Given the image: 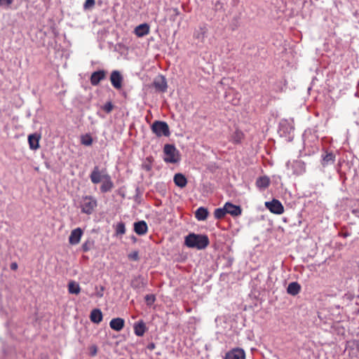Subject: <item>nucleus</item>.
Here are the masks:
<instances>
[{
    "instance_id": "1",
    "label": "nucleus",
    "mask_w": 359,
    "mask_h": 359,
    "mask_svg": "<svg viewBox=\"0 0 359 359\" xmlns=\"http://www.w3.org/2000/svg\"><path fill=\"white\" fill-rule=\"evenodd\" d=\"M210 243L208 236L190 233L184 238V245L190 248L205 249Z\"/></svg>"
},
{
    "instance_id": "2",
    "label": "nucleus",
    "mask_w": 359,
    "mask_h": 359,
    "mask_svg": "<svg viewBox=\"0 0 359 359\" xmlns=\"http://www.w3.org/2000/svg\"><path fill=\"white\" fill-rule=\"evenodd\" d=\"M97 205V201L92 196H83L79 202L81 212L87 215H91Z\"/></svg>"
},
{
    "instance_id": "3",
    "label": "nucleus",
    "mask_w": 359,
    "mask_h": 359,
    "mask_svg": "<svg viewBox=\"0 0 359 359\" xmlns=\"http://www.w3.org/2000/svg\"><path fill=\"white\" fill-rule=\"evenodd\" d=\"M163 152L165 162L176 163L180 161L179 151L173 144H166L164 146Z\"/></svg>"
},
{
    "instance_id": "4",
    "label": "nucleus",
    "mask_w": 359,
    "mask_h": 359,
    "mask_svg": "<svg viewBox=\"0 0 359 359\" xmlns=\"http://www.w3.org/2000/svg\"><path fill=\"white\" fill-rule=\"evenodd\" d=\"M151 130L158 137H168L170 135L169 126L165 121H155L151 125Z\"/></svg>"
},
{
    "instance_id": "5",
    "label": "nucleus",
    "mask_w": 359,
    "mask_h": 359,
    "mask_svg": "<svg viewBox=\"0 0 359 359\" xmlns=\"http://www.w3.org/2000/svg\"><path fill=\"white\" fill-rule=\"evenodd\" d=\"M109 175L105 169L100 170L99 166L95 165L90 175V179L93 184H97L103 181L105 177Z\"/></svg>"
},
{
    "instance_id": "6",
    "label": "nucleus",
    "mask_w": 359,
    "mask_h": 359,
    "mask_svg": "<svg viewBox=\"0 0 359 359\" xmlns=\"http://www.w3.org/2000/svg\"><path fill=\"white\" fill-rule=\"evenodd\" d=\"M266 207L273 213L280 215L284 212V208L282 203L276 199L265 203Z\"/></svg>"
},
{
    "instance_id": "7",
    "label": "nucleus",
    "mask_w": 359,
    "mask_h": 359,
    "mask_svg": "<svg viewBox=\"0 0 359 359\" xmlns=\"http://www.w3.org/2000/svg\"><path fill=\"white\" fill-rule=\"evenodd\" d=\"M123 80V76L119 71L114 70L111 72L110 75V81L114 88L117 90L121 89L122 88Z\"/></svg>"
},
{
    "instance_id": "8",
    "label": "nucleus",
    "mask_w": 359,
    "mask_h": 359,
    "mask_svg": "<svg viewBox=\"0 0 359 359\" xmlns=\"http://www.w3.org/2000/svg\"><path fill=\"white\" fill-rule=\"evenodd\" d=\"M153 86L156 88L157 91L164 93L167 90L168 85L165 78L159 75L156 78H155Z\"/></svg>"
},
{
    "instance_id": "9",
    "label": "nucleus",
    "mask_w": 359,
    "mask_h": 359,
    "mask_svg": "<svg viewBox=\"0 0 359 359\" xmlns=\"http://www.w3.org/2000/svg\"><path fill=\"white\" fill-rule=\"evenodd\" d=\"M106 75L107 72L103 69L94 72L90 78V83L93 86H97L101 81L106 78Z\"/></svg>"
},
{
    "instance_id": "10",
    "label": "nucleus",
    "mask_w": 359,
    "mask_h": 359,
    "mask_svg": "<svg viewBox=\"0 0 359 359\" xmlns=\"http://www.w3.org/2000/svg\"><path fill=\"white\" fill-rule=\"evenodd\" d=\"M224 359H245V353L242 348H233L226 353Z\"/></svg>"
},
{
    "instance_id": "11",
    "label": "nucleus",
    "mask_w": 359,
    "mask_h": 359,
    "mask_svg": "<svg viewBox=\"0 0 359 359\" xmlns=\"http://www.w3.org/2000/svg\"><path fill=\"white\" fill-rule=\"evenodd\" d=\"M83 235V231L81 228L78 227L72 231L69 237V242L71 245H77L79 243L81 236Z\"/></svg>"
},
{
    "instance_id": "12",
    "label": "nucleus",
    "mask_w": 359,
    "mask_h": 359,
    "mask_svg": "<svg viewBox=\"0 0 359 359\" xmlns=\"http://www.w3.org/2000/svg\"><path fill=\"white\" fill-rule=\"evenodd\" d=\"M225 208L226 214H229L233 217H237L241 215L242 210L239 205H236L230 202L225 203Z\"/></svg>"
},
{
    "instance_id": "13",
    "label": "nucleus",
    "mask_w": 359,
    "mask_h": 359,
    "mask_svg": "<svg viewBox=\"0 0 359 359\" xmlns=\"http://www.w3.org/2000/svg\"><path fill=\"white\" fill-rule=\"evenodd\" d=\"M134 231L139 236H143L148 231V226L145 221L141 220L134 223Z\"/></svg>"
},
{
    "instance_id": "14",
    "label": "nucleus",
    "mask_w": 359,
    "mask_h": 359,
    "mask_svg": "<svg viewBox=\"0 0 359 359\" xmlns=\"http://www.w3.org/2000/svg\"><path fill=\"white\" fill-rule=\"evenodd\" d=\"M40 135L37 133L30 134L28 136V142L29 148L32 150H36L39 147Z\"/></svg>"
},
{
    "instance_id": "15",
    "label": "nucleus",
    "mask_w": 359,
    "mask_h": 359,
    "mask_svg": "<svg viewBox=\"0 0 359 359\" xmlns=\"http://www.w3.org/2000/svg\"><path fill=\"white\" fill-rule=\"evenodd\" d=\"M125 325V320L121 318H116L111 320L109 323L110 327L116 331H121Z\"/></svg>"
},
{
    "instance_id": "16",
    "label": "nucleus",
    "mask_w": 359,
    "mask_h": 359,
    "mask_svg": "<svg viewBox=\"0 0 359 359\" xmlns=\"http://www.w3.org/2000/svg\"><path fill=\"white\" fill-rule=\"evenodd\" d=\"M147 285V281L142 276L135 277L131 281V286L134 289H142Z\"/></svg>"
},
{
    "instance_id": "17",
    "label": "nucleus",
    "mask_w": 359,
    "mask_h": 359,
    "mask_svg": "<svg viewBox=\"0 0 359 359\" xmlns=\"http://www.w3.org/2000/svg\"><path fill=\"white\" fill-rule=\"evenodd\" d=\"M102 182V184L100 186V191L102 193L109 192L113 189L114 183L111 181L110 175L105 177V179Z\"/></svg>"
},
{
    "instance_id": "18",
    "label": "nucleus",
    "mask_w": 359,
    "mask_h": 359,
    "mask_svg": "<svg viewBox=\"0 0 359 359\" xmlns=\"http://www.w3.org/2000/svg\"><path fill=\"white\" fill-rule=\"evenodd\" d=\"M293 168L292 173L296 175H299L305 172V165L302 161H294L292 164Z\"/></svg>"
},
{
    "instance_id": "19",
    "label": "nucleus",
    "mask_w": 359,
    "mask_h": 359,
    "mask_svg": "<svg viewBox=\"0 0 359 359\" xmlns=\"http://www.w3.org/2000/svg\"><path fill=\"white\" fill-rule=\"evenodd\" d=\"M149 32V26L147 23L141 24L138 26H137L135 29V34L138 37H142L147 34H148Z\"/></svg>"
},
{
    "instance_id": "20",
    "label": "nucleus",
    "mask_w": 359,
    "mask_h": 359,
    "mask_svg": "<svg viewBox=\"0 0 359 359\" xmlns=\"http://www.w3.org/2000/svg\"><path fill=\"white\" fill-rule=\"evenodd\" d=\"M147 328L142 320H140L134 324V332L138 337H142Z\"/></svg>"
},
{
    "instance_id": "21",
    "label": "nucleus",
    "mask_w": 359,
    "mask_h": 359,
    "mask_svg": "<svg viewBox=\"0 0 359 359\" xmlns=\"http://www.w3.org/2000/svg\"><path fill=\"white\" fill-rule=\"evenodd\" d=\"M173 181L176 186L184 188L187 184V180L186 177L182 173H177L175 175Z\"/></svg>"
},
{
    "instance_id": "22",
    "label": "nucleus",
    "mask_w": 359,
    "mask_h": 359,
    "mask_svg": "<svg viewBox=\"0 0 359 359\" xmlns=\"http://www.w3.org/2000/svg\"><path fill=\"white\" fill-rule=\"evenodd\" d=\"M102 318L103 316L100 309H95L92 310L90 315V319L93 323L98 324L102 320Z\"/></svg>"
},
{
    "instance_id": "23",
    "label": "nucleus",
    "mask_w": 359,
    "mask_h": 359,
    "mask_svg": "<svg viewBox=\"0 0 359 359\" xmlns=\"http://www.w3.org/2000/svg\"><path fill=\"white\" fill-rule=\"evenodd\" d=\"M208 216V210L204 207L198 208L195 212V217L198 221H204Z\"/></svg>"
},
{
    "instance_id": "24",
    "label": "nucleus",
    "mask_w": 359,
    "mask_h": 359,
    "mask_svg": "<svg viewBox=\"0 0 359 359\" xmlns=\"http://www.w3.org/2000/svg\"><path fill=\"white\" fill-rule=\"evenodd\" d=\"M300 290L301 286L297 282H292L287 286V292L294 296L300 292Z\"/></svg>"
},
{
    "instance_id": "25",
    "label": "nucleus",
    "mask_w": 359,
    "mask_h": 359,
    "mask_svg": "<svg viewBox=\"0 0 359 359\" xmlns=\"http://www.w3.org/2000/svg\"><path fill=\"white\" fill-rule=\"evenodd\" d=\"M270 183L269 178L266 176L259 177L256 180V185L259 189H265Z\"/></svg>"
},
{
    "instance_id": "26",
    "label": "nucleus",
    "mask_w": 359,
    "mask_h": 359,
    "mask_svg": "<svg viewBox=\"0 0 359 359\" xmlns=\"http://www.w3.org/2000/svg\"><path fill=\"white\" fill-rule=\"evenodd\" d=\"M335 161V156L332 152L326 153L323 156L322 165L325 167L333 164Z\"/></svg>"
},
{
    "instance_id": "27",
    "label": "nucleus",
    "mask_w": 359,
    "mask_h": 359,
    "mask_svg": "<svg viewBox=\"0 0 359 359\" xmlns=\"http://www.w3.org/2000/svg\"><path fill=\"white\" fill-rule=\"evenodd\" d=\"M68 291L70 294H78L81 291V287L77 283L72 280L68 284Z\"/></svg>"
},
{
    "instance_id": "28",
    "label": "nucleus",
    "mask_w": 359,
    "mask_h": 359,
    "mask_svg": "<svg viewBox=\"0 0 359 359\" xmlns=\"http://www.w3.org/2000/svg\"><path fill=\"white\" fill-rule=\"evenodd\" d=\"M243 136L244 135L242 131L236 130V131L231 135V141L236 144L241 143Z\"/></svg>"
},
{
    "instance_id": "29",
    "label": "nucleus",
    "mask_w": 359,
    "mask_h": 359,
    "mask_svg": "<svg viewBox=\"0 0 359 359\" xmlns=\"http://www.w3.org/2000/svg\"><path fill=\"white\" fill-rule=\"evenodd\" d=\"M95 242L93 239H87L82 245L81 249L83 252H87L90 250L94 246Z\"/></svg>"
},
{
    "instance_id": "30",
    "label": "nucleus",
    "mask_w": 359,
    "mask_h": 359,
    "mask_svg": "<svg viewBox=\"0 0 359 359\" xmlns=\"http://www.w3.org/2000/svg\"><path fill=\"white\" fill-rule=\"evenodd\" d=\"M226 215L225 205L223 208H217L215 210L214 216L216 219H222Z\"/></svg>"
},
{
    "instance_id": "31",
    "label": "nucleus",
    "mask_w": 359,
    "mask_h": 359,
    "mask_svg": "<svg viewBox=\"0 0 359 359\" xmlns=\"http://www.w3.org/2000/svg\"><path fill=\"white\" fill-rule=\"evenodd\" d=\"M81 144L85 146H90L93 143V138L90 135H85L81 137Z\"/></svg>"
},
{
    "instance_id": "32",
    "label": "nucleus",
    "mask_w": 359,
    "mask_h": 359,
    "mask_svg": "<svg viewBox=\"0 0 359 359\" xmlns=\"http://www.w3.org/2000/svg\"><path fill=\"white\" fill-rule=\"evenodd\" d=\"M126 233V226L123 222H118L116 226V235H123Z\"/></svg>"
},
{
    "instance_id": "33",
    "label": "nucleus",
    "mask_w": 359,
    "mask_h": 359,
    "mask_svg": "<svg viewBox=\"0 0 359 359\" xmlns=\"http://www.w3.org/2000/svg\"><path fill=\"white\" fill-rule=\"evenodd\" d=\"M102 109L107 114L110 113L113 109L114 105L111 103V102H106L102 107Z\"/></svg>"
},
{
    "instance_id": "34",
    "label": "nucleus",
    "mask_w": 359,
    "mask_h": 359,
    "mask_svg": "<svg viewBox=\"0 0 359 359\" xmlns=\"http://www.w3.org/2000/svg\"><path fill=\"white\" fill-rule=\"evenodd\" d=\"M144 299L148 306H151L156 301V297L154 294H147L144 297Z\"/></svg>"
},
{
    "instance_id": "35",
    "label": "nucleus",
    "mask_w": 359,
    "mask_h": 359,
    "mask_svg": "<svg viewBox=\"0 0 359 359\" xmlns=\"http://www.w3.org/2000/svg\"><path fill=\"white\" fill-rule=\"evenodd\" d=\"M206 32H207V28L205 27H201L200 28V32H197L195 34V36L198 39L203 38L205 36V34Z\"/></svg>"
},
{
    "instance_id": "36",
    "label": "nucleus",
    "mask_w": 359,
    "mask_h": 359,
    "mask_svg": "<svg viewBox=\"0 0 359 359\" xmlns=\"http://www.w3.org/2000/svg\"><path fill=\"white\" fill-rule=\"evenodd\" d=\"M128 258L133 261H138L140 259L138 251H133L128 255Z\"/></svg>"
},
{
    "instance_id": "37",
    "label": "nucleus",
    "mask_w": 359,
    "mask_h": 359,
    "mask_svg": "<svg viewBox=\"0 0 359 359\" xmlns=\"http://www.w3.org/2000/svg\"><path fill=\"white\" fill-rule=\"evenodd\" d=\"M95 4V0H86L83 8L84 9H88L94 6Z\"/></svg>"
},
{
    "instance_id": "38",
    "label": "nucleus",
    "mask_w": 359,
    "mask_h": 359,
    "mask_svg": "<svg viewBox=\"0 0 359 359\" xmlns=\"http://www.w3.org/2000/svg\"><path fill=\"white\" fill-rule=\"evenodd\" d=\"M2 1V5H5V6H9L11 5L13 2V0H1Z\"/></svg>"
},
{
    "instance_id": "39",
    "label": "nucleus",
    "mask_w": 359,
    "mask_h": 359,
    "mask_svg": "<svg viewBox=\"0 0 359 359\" xmlns=\"http://www.w3.org/2000/svg\"><path fill=\"white\" fill-rule=\"evenodd\" d=\"M104 287H101L100 291H99V292H97L96 293L97 297H103V291H104Z\"/></svg>"
},
{
    "instance_id": "40",
    "label": "nucleus",
    "mask_w": 359,
    "mask_h": 359,
    "mask_svg": "<svg viewBox=\"0 0 359 359\" xmlns=\"http://www.w3.org/2000/svg\"><path fill=\"white\" fill-rule=\"evenodd\" d=\"M155 348H156V345L153 342L149 344L147 346V348L150 351H153Z\"/></svg>"
},
{
    "instance_id": "41",
    "label": "nucleus",
    "mask_w": 359,
    "mask_h": 359,
    "mask_svg": "<svg viewBox=\"0 0 359 359\" xmlns=\"http://www.w3.org/2000/svg\"><path fill=\"white\" fill-rule=\"evenodd\" d=\"M18 269V264L16 262H13L11 264V269L15 271Z\"/></svg>"
},
{
    "instance_id": "42",
    "label": "nucleus",
    "mask_w": 359,
    "mask_h": 359,
    "mask_svg": "<svg viewBox=\"0 0 359 359\" xmlns=\"http://www.w3.org/2000/svg\"><path fill=\"white\" fill-rule=\"evenodd\" d=\"M353 214L359 218V210H353Z\"/></svg>"
},
{
    "instance_id": "43",
    "label": "nucleus",
    "mask_w": 359,
    "mask_h": 359,
    "mask_svg": "<svg viewBox=\"0 0 359 359\" xmlns=\"http://www.w3.org/2000/svg\"><path fill=\"white\" fill-rule=\"evenodd\" d=\"M145 168L147 170H149L151 169V167L149 165H145Z\"/></svg>"
},
{
    "instance_id": "44",
    "label": "nucleus",
    "mask_w": 359,
    "mask_h": 359,
    "mask_svg": "<svg viewBox=\"0 0 359 359\" xmlns=\"http://www.w3.org/2000/svg\"><path fill=\"white\" fill-rule=\"evenodd\" d=\"M96 353H97V350H96V348H95V350L93 351L92 355H94L96 354Z\"/></svg>"
},
{
    "instance_id": "45",
    "label": "nucleus",
    "mask_w": 359,
    "mask_h": 359,
    "mask_svg": "<svg viewBox=\"0 0 359 359\" xmlns=\"http://www.w3.org/2000/svg\"><path fill=\"white\" fill-rule=\"evenodd\" d=\"M0 6H3V5H2V1H1V0H0Z\"/></svg>"
},
{
    "instance_id": "46",
    "label": "nucleus",
    "mask_w": 359,
    "mask_h": 359,
    "mask_svg": "<svg viewBox=\"0 0 359 359\" xmlns=\"http://www.w3.org/2000/svg\"><path fill=\"white\" fill-rule=\"evenodd\" d=\"M133 241H136V238L133 237Z\"/></svg>"
},
{
    "instance_id": "47",
    "label": "nucleus",
    "mask_w": 359,
    "mask_h": 359,
    "mask_svg": "<svg viewBox=\"0 0 359 359\" xmlns=\"http://www.w3.org/2000/svg\"><path fill=\"white\" fill-rule=\"evenodd\" d=\"M133 241H136V238L133 237Z\"/></svg>"
}]
</instances>
